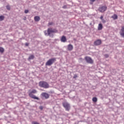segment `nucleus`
Wrapping results in <instances>:
<instances>
[{
    "label": "nucleus",
    "mask_w": 124,
    "mask_h": 124,
    "mask_svg": "<svg viewBox=\"0 0 124 124\" xmlns=\"http://www.w3.org/2000/svg\"><path fill=\"white\" fill-rule=\"evenodd\" d=\"M102 23H103L104 24L106 23V20L104 19H102Z\"/></svg>",
    "instance_id": "23"
},
{
    "label": "nucleus",
    "mask_w": 124,
    "mask_h": 124,
    "mask_svg": "<svg viewBox=\"0 0 124 124\" xmlns=\"http://www.w3.org/2000/svg\"><path fill=\"white\" fill-rule=\"evenodd\" d=\"M93 102H96L97 101V98L96 97H93L92 99Z\"/></svg>",
    "instance_id": "16"
},
{
    "label": "nucleus",
    "mask_w": 124,
    "mask_h": 124,
    "mask_svg": "<svg viewBox=\"0 0 124 124\" xmlns=\"http://www.w3.org/2000/svg\"><path fill=\"white\" fill-rule=\"evenodd\" d=\"M111 18H113V20H117L118 19V16L117 15H114L111 16Z\"/></svg>",
    "instance_id": "14"
},
{
    "label": "nucleus",
    "mask_w": 124,
    "mask_h": 124,
    "mask_svg": "<svg viewBox=\"0 0 124 124\" xmlns=\"http://www.w3.org/2000/svg\"><path fill=\"white\" fill-rule=\"evenodd\" d=\"M67 49L68 51H72V50H73V46H72L71 44L68 45Z\"/></svg>",
    "instance_id": "10"
},
{
    "label": "nucleus",
    "mask_w": 124,
    "mask_h": 124,
    "mask_svg": "<svg viewBox=\"0 0 124 124\" xmlns=\"http://www.w3.org/2000/svg\"><path fill=\"white\" fill-rule=\"evenodd\" d=\"M25 13H26V14L29 13V10H25Z\"/></svg>",
    "instance_id": "25"
},
{
    "label": "nucleus",
    "mask_w": 124,
    "mask_h": 124,
    "mask_svg": "<svg viewBox=\"0 0 124 124\" xmlns=\"http://www.w3.org/2000/svg\"><path fill=\"white\" fill-rule=\"evenodd\" d=\"M34 59V55H31L29 56L28 59L29 60H33Z\"/></svg>",
    "instance_id": "15"
},
{
    "label": "nucleus",
    "mask_w": 124,
    "mask_h": 124,
    "mask_svg": "<svg viewBox=\"0 0 124 124\" xmlns=\"http://www.w3.org/2000/svg\"><path fill=\"white\" fill-rule=\"evenodd\" d=\"M77 77H78L77 75H74L73 78H74V79H76V78H77Z\"/></svg>",
    "instance_id": "22"
},
{
    "label": "nucleus",
    "mask_w": 124,
    "mask_h": 124,
    "mask_svg": "<svg viewBox=\"0 0 124 124\" xmlns=\"http://www.w3.org/2000/svg\"><path fill=\"white\" fill-rule=\"evenodd\" d=\"M63 106L65 108L66 111H69L70 110V105L67 102L63 103Z\"/></svg>",
    "instance_id": "5"
},
{
    "label": "nucleus",
    "mask_w": 124,
    "mask_h": 124,
    "mask_svg": "<svg viewBox=\"0 0 124 124\" xmlns=\"http://www.w3.org/2000/svg\"><path fill=\"white\" fill-rule=\"evenodd\" d=\"M61 42H66V37L64 36H62L61 39Z\"/></svg>",
    "instance_id": "12"
},
{
    "label": "nucleus",
    "mask_w": 124,
    "mask_h": 124,
    "mask_svg": "<svg viewBox=\"0 0 124 124\" xmlns=\"http://www.w3.org/2000/svg\"><path fill=\"white\" fill-rule=\"evenodd\" d=\"M102 29H103V26L102 25V24H99L98 26V31H101Z\"/></svg>",
    "instance_id": "11"
},
{
    "label": "nucleus",
    "mask_w": 124,
    "mask_h": 124,
    "mask_svg": "<svg viewBox=\"0 0 124 124\" xmlns=\"http://www.w3.org/2000/svg\"><path fill=\"white\" fill-rule=\"evenodd\" d=\"M34 20H35V22H38L40 20V17L38 16H36L34 17Z\"/></svg>",
    "instance_id": "13"
},
{
    "label": "nucleus",
    "mask_w": 124,
    "mask_h": 124,
    "mask_svg": "<svg viewBox=\"0 0 124 124\" xmlns=\"http://www.w3.org/2000/svg\"><path fill=\"white\" fill-rule=\"evenodd\" d=\"M85 60L88 63L93 64V60L91 58V57H85Z\"/></svg>",
    "instance_id": "7"
},
{
    "label": "nucleus",
    "mask_w": 124,
    "mask_h": 124,
    "mask_svg": "<svg viewBox=\"0 0 124 124\" xmlns=\"http://www.w3.org/2000/svg\"><path fill=\"white\" fill-rule=\"evenodd\" d=\"M44 32H45V35H49V36H50L51 33H54H54L58 32V31H57L56 29L48 28L47 31H45Z\"/></svg>",
    "instance_id": "1"
},
{
    "label": "nucleus",
    "mask_w": 124,
    "mask_h": 124,
    "mask_svg": "<svg viewBox=\"0 0 124 124\" xmlns=\"http://www.w3.org/2000/svg\"><path fill=\"white\" fill-rule=\"evenodd\" d=\"M63 8H64V7H63Z\"/></svg>",
    "instance_id": "29"
},
{
    "label": "nucleus",
    "mask_w": 124,
    "mask_h": 124,
    "mask_svg": "<svg viewBox=\"0 0 124 124\" xmlns=\"http://www.w3.org/2000/svg\"><path fill=\"white\" fill-rule=\"evenodd\" d=\"M91 2H93L94 1H95V0H90Z\"/></svg>",
    "instance_id": "28"
},
{
    "label": "nucleus",
    "mask_w": 124,
    "mask_h": 124,
    "mask_svg": "<svg viewBox=\"0 0 124 124\" xmlns=\"http://www.w3.org/2000/svg\"><path fill=\"white\" fill-rule=\"evenodd\" d=\"M29 44L28 43H25V46H29Z\"/></svg>",
    "instance_id": "27"
},
{
    "label": "nucleus",
    "mask_w": 124,
    "mask_h": 124,
    "mask_svg": "<svg viewBox=\"0 0 124 124\" xmlns=\"http://www.w3.org/2000/svg\"><path fill=\"white\" fill-rule=\"evenodd\" d=\"M57 61V59L55 58H51L49 59L46 63V65L47 66H50Z\"/></svg>",
    "instance_id": "3"
},
{
    "label": "nucleus",
    "mask_w": 124,
    "mask_h": 124,
    "mask_svg": "<svg viewBox=\"0 0 124 124\" xmlns=\"http://www.w3.org/2000/svg\"><path fill=\"white\" fill-rule=\"evenodd\" d=\"M39 85L40 87L44 88V89H48V88H49V84H48V83L45 81H40Z\"/></svg>",
    "instance_id": "4"
},
{
    "label": "nucleus",
    "mask_w": 124,
    "mask_h": 124,
    "mask_svg": "<svg viewBox=\"0 0 124 124\" xmlns=\"http://www.w3.org/2000/svg\"><path fill=\"white\" fill-rule=\"evenodd\" d=\"M6 8L8 10H10V6L9 5L6 6Z\"/></svg>",
    "instance_id": "20"
},
{
    "label": "nucleus",
    "mask_w": 124,
    "mask_h": 124,
    "mask_svg": "<svg viewBox=\"0 0 124 124\" xmlns=\"http://www.w3.org/2000/svg\"><path fill=\"white\" fill-rule=\"evenodd\" d=\"M3 20H4V16H0V21H3Z\"/></svg>",
    "instance_id": "17"
},
{
    "label": "nucleus",
    "mask_w": 124,
    "mask_h": 124,
    "mask_svg": "<svg viewBox=\"0 0 124 124\" xmlns=\"http://www.w3.org/2000/svg\"><path fill=\"white\" fill-rule=\"evenodd\" d=\"M37 91L35 89H34L30 92L29 93V95L31 98H33V99H36L37 100H39V98L36 97L35 95L32 94V93H36Z\"/></svg>",
    "instance_id": "2"
},
{
    "label": "nucleus",
    "mask_w": 124,
    "mask_h": 124,
    "mask_svg": "<svg viewBox=\"0 0 124 124\" xmlns=\"http://www.w3.org/2000/svg\"><path fill=\"white\" fill-rule=\"evenodd\" d=\"M39 109H40V110H43V107H42V106H40V107H39Z\"/></svg>",
    "instance_id": "24"
},
{
    "label": "nucleus",
    "mask_w": 124,
    "mask_h": 124,
    "mask_svg": "<svg viewBox=\"0 0 124 124\" xmlns=\"http://www.w3.org/2000/svg\"><path fill=\"white\" fill-rule=\"evenodd\" d=\"M100 19H101V20H103V16H101L100 17Z\"/></svg>",
    "instance_id": "26"
},
{
    "label": "nucleus",
    "mask_w": 124,
    "mask_h": 124,
    "mask_svg": "<svg viewBox=\"0 0 124 124\" xmlns=\"http://www.w3.org/2000/svg\"><path fill=\"white\" fill-rule=\"evenodd\" d=\"M100 44H101V40H97L94 42V45L95 46H98V45H100Z\"/></svg>",
    "instance_id": "9"
},
{
    "label": "nucleus",
    "mask_w": 124,
    "mask_h": 124,
    "mask_svg": "<svg viewBox=\"0 0 124 124\" xmlns=\"http://www.w3.org/2000/svg\"><path fill=\"white\" fill-rule=\"evenodd\" d=\"M54 25V23L53 22H49L48 23V26H53Z\"/></svg>",
    "instance_id": "19"
},
{
    "label": "nucleus",
    "mask_w": 124,
    "mask_h": 124,
    "mask_svg": "<svg viewBox=\"0 0 124 124\" xmlns=\"http://www.w3.org/2000/svg\"><path fill=\"white\" fill-rule=\"evenodd\" d=\"M41 95L43 97H45L46 99H47V98L49 97V94L46 93H42Z\"/></svg>",
    "instance_id": "8"
},
{
    "label": "nucleus",
    "mask_w": 124,
    "mask_h": 124,
    "mask_svg": "<svg viewBox=\"0 0 124 124\" xmlns=\"http://www.w3.org/2000/svg\"><path fill=\"white\" fill-rule=\"evenodd\" d=\"M98 10L100 12H101V13H103V12H105V11H106V10H107V6H103L100 7L98 8Z\"/></svg>",
    "instance_id": "6"
},
{
    "label": "nucleus",
    "mask_w": 124,
    "mask_h": 124,
    "mask_svg": "<svg viewBox=\"0 0 124 124\" xmlns=\"http://www.w3.org/2000/svg\"><path fill=\"white\" fill-rule=\"evenodd\" d=\"M32 124H40L37 122H32Z\"/></svg>",
    "instance_id": "21"
},
{
    "label": "nucleus",
    "mask_w": 124,
    "mask_h": 124,
    "mask_svg": "<svg viewBox=\"0 0 124 124\" xmlns=\"http://www.w3.org/2000/svg\"><path fill=\"white\" fill-rule=\"evenodd\" d=\"M0 53H3L4 52V49L1 47H0Z\"/></svg>",
    "instance_id": "18"
}]
</instances>
